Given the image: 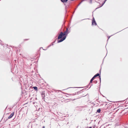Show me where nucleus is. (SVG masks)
<instances>
[{"label": "nucleus", "mask_w": 128, "mask_h": 128, "mask_svg": "<svg viewBox=\"0 0 128 128\" xmlns=\"http://www.w3.org/2000/svg\"><path fill=\"white\" fill-rule=\"evenodd\" d=\"M64 36L63 34V32H61L58 36V40L62 38V37H63Z\"/></svg>", "instance_id": "obj_1"}, {"label": "nucleus", "mask_w": 128, "mask_h": 128, "mask_svg": "<svg viewBox=\"0 0 128 128\" xmlns=\"http://www.w3.org/2000/svg\"><path fill=\"white\" fill-rule=\"evenodd\" d=\"M66 38V36H64L63 37L61 38L60 40L58 41V43H59L62 42Z\"/></svg>", "instance_id": "obj_2"}, {"label": "nucleus", "mask_w": 128, "mask_h": 128, "mask_svg": "<svg viewBox=\"0 0 128 128\" xmlns=\"http://www.w3.org/2000/svg\"><path fill=\"white\" fill-rule=\"evenodd\" d=\"M96 23L95 21V20L94 19V18H93V20H92V25H96Z\"/></svg>", "instance_id": "obj_3"}, {"label": "nucleus", "mask_w": 128, "mask_h": 128, "mask_svg": "<svg viewBox=\"0 0 128 128\" xmlns=\"http://www.w3.org/2000/svg\"><path fill=\"white\" fill-rule=\"evenodd\" d=\"M98 76H99V78L100 80V82H101V78L100 76V74L99 73H97L95 74L94 76L95 78Z\"/></svg>", "instance_id": "obj_4"}, {"label": "nucleus", "mask_w": 128, "mask_h": 128, "mask_svg": "<svg viewBox=\"0 0 128 128\" xmlns=\"http://www.w3.org/2000/svg\"><path fill=\"white\" fill-rule=\"evenodd\" d=\"M14 114V112H12L10 115L8 117V118L10 119L12 118Z\"/></svg>", "instance_id": "obj_5"}, {"label": "nucleus", "mask_w": 128, "mask_h": 128, "mask_svg": "<svg viewBox=\"0 0 128 128\" xmlns=\"http://www.w3.org/2000/svg\"><path fill=\"white\" fill-rule=\"evenodd\" d=\"M42 98L43 99L44 98V97H45V94L44 93L42 92Z\"/></svg>", "instance_id": "obj_6"}, {"label": "nucleus", "mask_w": 128, "mask_h": 128, "mask_svg": "<svg viewBox=\"0 0 128 128\" xmlns=\"http://www.w3.org/2000/svg\"><path fill=\"white\" fill-rule=\"evenodd\" d=\"M61 2L63 3L66 2L68 0H61Z\"/></svg>", "instance_id": "obj_7"}, {"label": "nucleus", "mask_w": 128, "mask_h": 128, "mask_svg": "<svg viewBox=\"0 0 128 128\" xmlns=\"http://www.w3.org/2000/svg\"><path fill=\"white\" fill-rule=\"evenodd\" d=\"M67 32L66 31H65L64 33L63 32V34L64 36H65L66 35H67L68 34H67Z\"/></svg>", "instance_id": "obj_8"}, {"label": "nucleus", "mask_w": 128, "mask_h": 128, "mask_svg": "<svg viewBox=\"0 0 128 128\" xmlns=\"http://www.w3.org/2000/svg\"><path fill=\"white\" fill-rule=\"evenodd\" d=\"M95 78L93 76L92 78L90 80V83H92V82L93 81V80H94Z\"/></svg>", "instance_id": "obj_9"}, {"label": "nucleus", "mask_w": 128, "mask_h": 128, "mask_svg": "<svg viewBox=\"0 0 128 128\" xmlns=\"http://www.w3.org/2000/svg\"><path fill=\"white\" fill-rule=\"evenodd\" d=\"M106 0H104V2L102 3L101 6H100V7H102V6L105 3V2H106Z\"/></svg>", "instance_id": "obj_10"}, {"label": "nucleus", "mask_w": 128, "mask_h": 128, "mask_svg": "<svg viewBox=\"0 0 128 128\" xmlns=\"http://www.w3.org/2000/svg\"><path fill=\"white\" fill-rule=\"evenodd\" d=\"M34 90H38V88L36 86H34L33 87Z\"/></svg>", "instance_id": "obj_11"}, {"label": "nucleus", "mask_w": 128, "mask_h": 128, "mask_svg": "<svg viewBox=\"0 0 128 128\" xmlns=\"http://www.w3.org/2000/svg\"><path fill=\"white\" fill-rule=\"evenodd\" d=\"M100 111H101V110H100V108L98 109L97 110V112H98V113H100Z\"/></svg>", "instance_id": "obj_12"}, {"label": "nucleus", "mask_w": 128, "mask_h": 128, "mask_svg": "<svg viewBox=\"0 0 128 128\" xmlns=\"http://www.w3.org/2000/svg\"><path fill=\"white\" fill-rule=\"evenodd\" d=\"M68 28H66V30L65 31H66V32H68L67 34H68Z\"/></svg>", "instance_id": "obj_13"}, {"label": "nucleus", "mask_w": 128, "mask_h": 128, "mask_svg": "<svg viewBox=\"0 0 128 128\" xmlns=\"http://www.w3.org/2000/svg\"><path fill=\"white\" fill-rule=\"evenodd\" d=\"M53 44L52 43V44L50 45L48 47H50V46H51L52 45L53 46Z\"/></svg>", "instance_id": "obj_14"}, {"label": "nucleus", "mask_w": 128, "mask_h": 128, "mask_svg": "<svg viewBox=\"0 0 128 128\" xmlns=\"http://www.w3.org/2000/svg\"><path fill=\"white\" fill-rule=\"evenodd\" d=\"M69 5V4H68H68L67 5H66V4H64V5H65L66 7H67Z\"/></svg>", "instance_id": "obj_15"}, {"label": "nucleus", "mask_w": 128, "mask_h": 128, "mask_svg": "<svg viewBox=\"0 0 128 128\" xmlns=\"http://www.w3.org/2000/svg\"><path fill=\"white\" fill-rule=\"evenodd\" d=\"M93 82H94L96 84L97 83V81H94Z\"/></svg>", "instance_id": "obj_16"}, {"label": "nucleus", "mask_w": 128, "mask_h": 128, "mask_svg": "<svg viewBox=\"0 0 128 128\" xmlns=\"http://www.w3.org/2000/svg\"><path fill=\"white\" fill-rule=\"evenodd\" d=\"M90 3H92V0H90Z\"/></svg>", "instance_id": "obj_17"}, {"label": "nucleus", "mask_w": 128, "mask_h": 128, "mask_svg": "<svg viewBox=\"0 0 128 128\" xmlns=\"http://www.w3.org/2000/svg\"><path fill=\"white\" fill-rule=\"evenodd\" d=\"M110 36H109V37H108V39L110 38Z\"/></svg>", "instance_id": "obj_18"}, {"label": "nucleus", "mask_w": 128, "mask_h": 128, "mask_svg": "<svg viewBox=\"0 0 128 128\" xmlns=\"http://www.w3.org/2000/svg\"><path fill=\"white\" fill-rule=\"evenodd\" d=\"M45 128V127L44 126H43L42 128Z\"/></svg>", "instance_id": "obj_19"}, {"label": "nucleus", "mask_w": 128, "mask_h": 128, "mask_svg": "<svg viewBox=\"0 0 128 128\" xmlns=\"http://www.w3.org/2000/svg\"><path fill=\"white\" fill-rule=\"evenodd\" d=\"M81 3H80L78 5V6L79 5H80V4H81Z\"/></svg>", "instance_id": "obj_20"}, {"label": "nucleus", "mask_w": 128, "mask_h": 128, "mask_svg": "<svg viewBox=\"0 0 128 128\" xmlns=\"http://www.w3.org/2000/svg\"><path fill=\"white\" fill-rule=\"evenodd\" d=\"M55 42V41H54V42H53L52 43L53 44V43H54Z\"/></svg>", "instance_id": "obj_21"}, {"label": "nucleus", "mask_w": 128, "mask_h": 128, "mask_svg": "<svg viewBox=\"0 0 128 128\" xmlns=\"http://www.w3.org/2000/svg\"><path fill=\"white\" fill-rule=\"evenodd\" d=\"M116 109V108H114V110H114L115 109Z\"/></svg>", "instance_id": "obj_22"}, {"label": "nucleus", "mask_w": 128, "mask_h": 128, "mask_svg": "<svg viewBox=\"0 0 128 128\" xmlns=\"http://www.w3.org/2000/svg\"><path fill=\"white\" fill-rule=\"evenodd\" d=\"M89 128H92V127H90Z\"/></svg>", "instance_id": "obj_23"}, {"label": "nucleus", "mask_w": 128, "mask_h": 128, "mask_svg": "<svg viewBox=\"0 0 128 128\" xmlns=\"http://www.w3.org/2000/svg\"><path fill=\"white\" fill-rule=\"evenodd\" d=\"M71 1H73L74 0H70Z\"/></svg>", "instance_id": "obj_24"}, {"label": "nucleus", "mask_w": 128, "mask_h": 128, "mask_svg": "<svg viewBox=\"0 0 128 128\" xmlns=\"http://www.w3.org/2000/svg\"><path fill=\"white\" fill-rule=\"evenodd\" d=\"M124 128H127V127H125Z\"/></svg>", "instance_id": "obj_25"}, {"label": "nucleus", "mask_w": 128, "mask_h": 128, "mask_svg": "<svg viewBox=\"0 0 128 128\" xmlns=\"http://www.w3.org/2000/svg\"><path fill=\"white\" fill-rule=\"evenodd\" d=\"M40 48H42V47Z\"/></svg>", "instance_id": "obj_26"}, {"label": "nucleus", "mask_w": 128, "mask_h": 128, "mask_svg": "<svg viewBox=\"0 0 128 128\" xmlns=\"http://www.w3.org/2000/svg\"><path fill=\"white\" fill-rule=\"evenodd\" d=\"M90 87H91V86H90V87H89V88H90Z\"/></svg>", "instance_id": "obj_27"}, {"label": "nucleus", "mask_w": 128, "mask_h": 128, "mask_svg": "<svg viewBox=\"0 0 128 128\" xmlns=\"http://www.w3.org/2000/svg\"><path fill=\"white\" fill-rule=\"evenodd\" d=\"M90 87H91V86H90V87H89V88H90Z\"/></svg>", "instance_id": "obj_28"}, {"label": "nucleus", "mask_w": 128, "mask_h": 128, "mask_svg": "<svg viewBox=\"0 0 128 128\" xmlns=\"http://www.w3.org/2000/svg\"><path fill=\"white\" fill-rule=\"evenodd\" d=\"M90 87H91V86H90V87H89V88H90Z\"/></svg>", "instance_id": "obj_29"}]
</instances>
